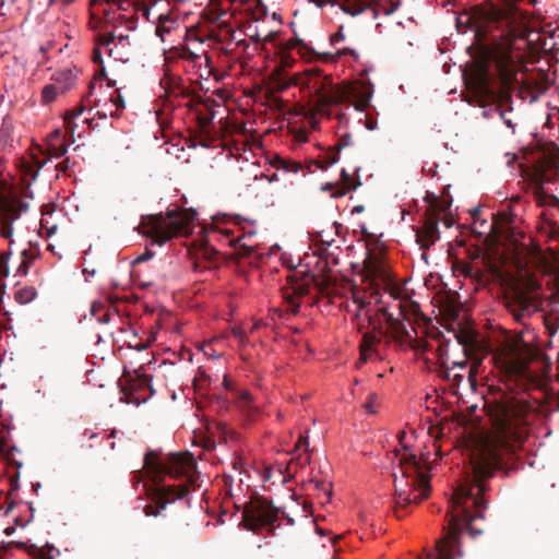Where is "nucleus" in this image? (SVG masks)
<instances>
[{
  "mask_svg": "<svg viewBox=\"0 0 559 559\" xmlns=\"http://www.w3.org/2000/svg\"><path fill=\"white\" fill-rule=\"evenodd\" d=\"M63 123H64L66 130H68L70 128V110L64 111Z\"/></svg>",
  "mask_w": 559,
  "mask_h": 559,
  "instance_id": "61",
  "label": "nucleus"
},
{
  "mask_svg": "<svg viewBox=\"0 0 559 559\" xmlns=\"http://www.w3.org/2000/svg\"><path fill=\"white\" fill-rule=\"evenodd\" d=\"M47 555L43 557V559H59L61 557V552L53 546L47 545Z\"/></svg>",
  "mask_w": 559,
  "mask_h": 559,
  "instance_id": "47",
  "label": "nucleus"
},
{
  "mask_svg": "<svg viewBox=\"0 0 559 559\" xmlns=\"http://www.w3.org/2000/svg\"><path fill=\"white\" fill-rule=\"evenodd\" d=\"M121 391L127 403L141 404L146 401L142 392L148 390L153 392L150 378L145 374L124 376L123 381L120 382Z\"/></svg>",
  "mask_w": 559,
  "mask_h": 559,
  "instance_id": "11",
  "label": "nucleus"
},
{
  "mask_svg": "<svg viewBox=\"0 0 559 559\" xmlns=\"http://www.w3.org/2000/svg\"><path fill=\"white\" fill-rule=\"evenodd\" d=\"M354 301L358 305V310L355 314V318L360 319L361 311L367 307L368 302L359 297H355Z\"/></svg>",
  "mask_w": 559,
  "mask_h": 559,
  "instance_id": "48",
  "label": "nucleus"
},
{
  "mask_svg": "<svg viewBox=\"0 0 559 559\" xmlns=\"http://www.w3.org/2000/svg\"><path fill=\"white\" fill-rule=\"evenodd\" d=\"M438 366H439V369H438L439 376L451 381V379H452L451 368L445 364V361L439 362Z\"/></svg>",
  "mask_w": 559,
  "mask_h": 559,
  "instance_id": "41",
  "label": "nucleus"
},
{
  "mask_svg": "<svg viewBox=\"0 0 559 559\" xmlns=\"http://www.w3.org/2000/svg\"><path fill=\"white\" fill-rule=\"evenodd\" d=\"M207 111L203 114L202 111L198 112V121L201 128H206L211 124L212 120L214 119V111H212L210 108H207Z\"/></svg>",
  "mask_w": 559,
  "mask_h": 559,
  "instance_id": "33",
  "label": "nucleus"
},
{
  "mask_svg": "<svg viewBox=\"0 0 559 559\" xmlns=\"http://www.w3.org/2000/svg\"><path fill=\"white\" fill-rule=\"evenodd\" d=\"M338 187L333 193L332 198H341L345 195L347 192L357 189L360 186L359 178L355 179L350 174H348L345 169L341 171V181L337 182Z\"/></svg>",
  "mask_w": 559,
  "mask_h": 559,
  "instance_id": "19",
  "label": "nucleus"
},
{
  "mask_svg": "<svg viewBox=\"0 0 559 559\" xmlns=\"http://www.w3.org/2000/svg\"><path fill=\"white\" fill-rule=\"evenodd\" d=\"M60 94V92L56 91V86H49L48 84L44 86L41 91L43 103L49 104L56 99V97Z\"/></svg>",
  "mask_w": 559,
  "mask_h": 559,
  "instance_id": "32",
  "label": "nucleus"
},
{
  "mask_svg": "<svg viewBox=\"0 0 559 559\" xmlns=\"http://www.w3.org/2000/svg\"><path fill=\"white\" fill-rule=\"evenodd\" d=\"M343 29H344V26L341 25L338 31L331 36L330 43H331L332 46H335L338 43L345 40V34H344Z\"/></svg>",
  "mask_w": 559,
  "mask_h": 559,
  "instance_id": "45",
  "label": "nucleus"
},
{
  "mask_svg": "<svg viewBox=\"0 0 559 559\" xmlns=\"http://www.w3.org/2000/svg\"><path fill=\"white\" fill-rule=\"evenodd\" d=\"M49 86H56V91L60 92V94H64L70 88V79L69 74L67 72L57 74L56 76H52L51 83L48 84Z\"/></svg>",
  "mask_w": 559,
  "mask_h": 559,
  "instance_id": "28",
  "label": "nucleus"
},
{
  "mask_svg": "<svg viewBox=\"0 0 559 559\" xmlns=\"http://www.w3.org/2000/svg\"><path fill=\"white\" fill-rule=\"evenodd\" d=\"M177 25V22L165 14H159L155 34L162 41H165V35L169 34Z\"/></svg>",
  "mask_w": 559,
  "mask_h": 559,
  "instance_id": "21",
  "label": "nucleus"
},
{
  "mask_svg": "<svg viewBox=\"0 0 559 559\" xmlns=\"http://www.w3.org/2000/svg\"><path fill=\"white\" fill-rule=\"evenodd\" d=\"M456 338L459 345L462 346L465 357L472 360V364L468 366L465 360L453 361V367H459L460 369L467 368V380L471 385H474L476 382L475 376L485 356L483 345L479 344L477 338L468 332L457 334Z\"/></svg>",
  "mask_w": 559,
  "mask_h": 559,
  "instance_id": "9",
  "label": "nucleus"
},
{
  "mask_svg": "<svg viewBox=\"0 0 559 559\" xmlns=\"http://www.w3.org/2000/svg\"><path fill=\"white\" fill-rule=\"evenodd\" d=\"M310 283L321 287V283L318 282L317 277L310 276L309 281L306 284L298 285L297 287H295V292L299 295H306L308 293V286Z\"/></svg>",
  "mask_w": 559,
  "mask_h": 559,
  "instance_id": "38",
  "label": "nucleus"
},
{
  "mask_svg": "<svg viewBox=\"0 0 559 559\" xmlns=\"http://www.w3.org/2000/svg\"><path fill=\"white\" fill-rule=\"evenodd\" d=\"M305 81H306V71L302 72V73H295L290 78L288 85L289 84L290 85H296V86L299 85V86L306 88ZM285 86H287V84Z\"/></svg>",
  "mask_w": 559,
  "mask_h": 559,
  "instance_id": "39",
  "label": "nucleus"
},
{
  "mask_svg": "<svg viewBox=\"0 0 559 559\" xmlns=\"http://www.w3.org/2000/svg\"><path fill=\"white\" fill-rule=\"evenodd\" d=\"M200 253H201V254H202V257H203L205 260H207L209 262H214V261H215L216 255L218 254V252H217L214 248H212V247H210V246H205V247L201 250V252H200Z\"/></svg>",
  "mask_w": 559,
  "mask_h": 559,
  "instance_id": "40",
  "label": "nucleus"
},
{
  "mask_svg": "<svg viewBox=\"0 0 559 559\" xmlns=\"http://www.w3.org/2000/svg\"><path fill=\"white\" fill-rule=\"evenodd\" d=\"M231 332H233V335H234L235 337H237L241 343H243V342H245V340H246V334H245V332H243V330H242V329H240V328H234Z\"/></svg>",
  "mask_w": 559,
  "mask_h": 559,
  "instance_id": "54",
  "label": "nucleus"
},
{
  "mask_svg": "<svg viewBox=\"0 0 559 559\" xmlns=\"http://www.w3.org/2000/svg\"><path fill=\"white\" fill-rule=\"evenodd\" d=\"M159 0H134L133 4L138 12L142 13L146 20H150V10L153 5H155Z\"/></svg>",
  "mask_w": 559,
  "mask_h": 559,
  "instance_id": "30",
  "label": "nucleus"
},
{
  "mask_svg": "<svg viewBox=\"0 0 559 559\" xmlns=\"http://www.w3.org/2000/svg\"><path fill=\"white\" fill-rule=\"evenodd\" d=\"M37 296V290L34 286L25 285L15 290V300L21 305H26L33 301Z\"/></svg>",
  "mask_w": 559,
  "mask_h": 559,
  "instance_id": "23",
  "label": "nucleus"
},
{
  "mask_svg": "<svg viewBox=\"0 0 559 559\" xmlns=\"http://www.w3.org/2000/svg\"><path fill=\"white\" fill-rule=\"evenodd\" d=\"M368 325L372 326L373 332L388 338V342H395L401 347H411L417 350L427 352L431 345L427 342L413 340L403 321L389 312L386 307H380L374 316L366 312Z\"/></svg>",
  "mask_w": 559,
  "mask_h": 559,
  "instance_id": "7",
  "label": "nucleus"
},
{
  "mask_svg": "<svg viewBox=\"0 0 559 559\" xmlns=\"http://www.w3.org/2000/svg\"><path fill=\"white\" fill-rule=\"evenodd\" d=\"M47 250L50 251L56 257H58V259L62 258V254L59 251H57V247L55 243H48Z\"/></svg>",
  "mask_w": 559,
  "mask_h": 559,
  "instance_id": "60",
  "label": "nucleus"
},
{
  "mask_svg": "<svg viewBox=\"0 0 559 559\" xmlns=\"http://www.w3.org/2000/svg\"><path fill=\"white\" fill-rule=\"evenodd\" d=\"M532 354L528 353L527 354V357H518V360L513 362V370L515 373H518L520 377L522 378H527V379H531L533 380V376L530 373V370H528V362L532 358Z\"/></svg>",
  "mask_w": 559,
  "mask_h": 559,
  "instance_id": "27",
  "label": "nucleus"
},
{
  "mask_svg": "<svg viewBox=\"0 0 559 559\" xmlns=\"http://www.w3.org/2000/svg\"><path fill=\"white\" fill-rule=\"evenodd\" d=\"M380 337L373 332H365L359 345L360 358L359 360L366 362L373 353H376V345L380 343Z\"/></svg>",
  "mask_w": 559,
  "mask_h": 559,
  "instance_id": "17",
  "label": "nucleus"
},
{
  "mask_svg": "<svg viewBox=\"0 0 559 559\" xmlns=\"http://www.w3.org/2000/svg\"><path fill=\"white\" fill-rule=\"evenodd\" d=\"M178 58L190 61L194 64L201 66V61L204 60L205 64L209 66L211 62V57L207 55H197L191 51L189 48H182L177 52Z\"/></svg>",
  "mask_w": 559,
  "mask_h": 559,
  "instance_id": "26",
  "label": "nucleus"
},
{
  "mask_svg": "<svg viewBox=\"0 0 559 559\" xmlns=\"http://www.w3.org/2000/svg\"><path fill=\"white\" fill-rule=\"evenodd\" d=\"M9 258L10 253L2 252L0 253V275L5 277L9 275Z\"/></svg>",
  "mask_w": 559,
  "mask_h": 559,
  "instance_id": "37",
  "label": "nucleus"
},
{
  "mask_svg": "<svg viewBox=\"0 0 559 559\" xmlns=\"http://www.w3.org/2000/svg\"><path fill=\"white\" fill-rule=\"evenodd\" d=\"M308 445H309V439L307 436H300L296 445H295V451L300 449V448H305L306 451H308Z\"/></svg>",
  "mask_w": 559,
  "mask_h": 559,
  "instance_id": "50",
  "label": "nucleus"
},
{
  "mask_svg": "<svg viewBox=\"0 0 559 559\" xmlns=\"http://www.w3.org/2000/svg\"><path fill=\"white\" fill-rule=\"evenodd\" d=\"M306 88L316 97L313 110L321 115H330V108L343 103H350L356 96L354 88L334 84L330 75H323L319 68L306 70Z\"/></svg>",
  "mask_w": 559,
  "mask_h": 559,
  "instance_id": "6",
  "label": "nucleus"
},
{
  "mask_svg": "<svg viewBox=\"0 0 559 559\" xmlns=\"http://www.w3.org/2000/svg\"><path fill=\"white\" fill-rule=\"evenodd\" d=\"M439 211L430 206L426 212V221L423 227L416 230V242L421 249L428 250L440 238L438 228Z\"/></svg>",
  "mask_w": 559,
  "mask_h": 559,
  "instance_id": "12",
  "label": "nucleus"
},
{
  "mask_svg": "<svg viewBox=\"0 0 559 559\" xmlns=\"http://www.w3.org/2000/svg\"><path fill=\"white\" fill-rule=\"evenodd\" d=\"M506 306L514 320L523 325H526L525 319L538 309L535 298L521 289H516L510 296H507Z\"/></svg>",
  "mask_w": 559,
  "mask_h": 559,
  "instance_id": "10",
  "label": "nucleus"
},
{
  "mask_svg": "<svg viewBox=\"0 0 559 559\" xmlns=\"http://www.w3.org/2000/svg\"><path fill=\"white\" fill-rule=\"evenodd\" d=\"M448 347H449V342L441 343L438 345V347L436 349V356L438 358V364L441 361H444V356L448 355Z\"/></svg>",
  "mask_w": 559,
  "mask_h": 559,
  "instance_id": "42",
  "label": "nucleus"
},
{
  "mask_svg": "<svg viewBox=\"0 0 559 559\" xmlns=\"http://www.w3.org/2000/svg\"><path fill=\"white\" fill-rule=\"evenodd\" d=\"M311 2H313L318 7H324L326 4H336V1L337 0H310Z\"/></svg>",
  "mask_w": 559,
  "mask_h": 559,
  "instance_id": "58",
  "label": "nucleus"
},
{
  "mask_svg": "<svg viewBox=\"0 0 559 559\" xmlns=\"http://www.w3.org/2000/svg\"><path fill=\"white\" fill-rule=\"evenodd\" d=\"M15 447H10L5 437L0 438V453L11 459L12 452L15 451Z\"/></svg>",
  "mask_w": 559,
  "mask_h": 559,
  "instance_id": "36",
  "label": "nucleus"
},
{
  "mask_svg": "<svg viewBox=\"0 0 559 559\" xmlns=\"http://www.w3.org/2000/svg\"><path fill=\"white\" fill-rule=\"evenodd\" d=\"M296 464L304 467L310 463V455L309 454H299L296 459Z\"/></svg>",
  "mask_w": 559,
  "mask_h": 559,
  "instance_id": "51",
  "label": "nucleus"
},
{
  "mask_svg": "<svg viewBox=\"0 0 559 559\" xmlns=\"http://www.w3.org/2000/svg\"><path fill=\"white\" fill-rule=\"evenodd\" d=\"M43 166H44V163H41L37 159H34V157H32V162H24L23 170H22L23 181L27 186H29L32 183V181H34L36 179V177Z\"/></svg>",
  "mask_w": 559,
  "mask_h": 559,
  "instance_id": "20",
  "label": "nucleus"
},
{
  "mask_svg": "<svg viewBox=\"0 0 559 559\" xmlns=\"http://www.w3.org/2000/svg\"><path fill=\"white\" fill-rule=\"evenodd\" d=\"M295 45H298V53L301 58L307 59L309 61L312 60H322V61H336L343 56H352L354 60H358L359 55L356 50L352 48H343L336 50L335 53L331 52H318L308 44H306L302 39L295 37Z\"/></svg>",
  "mask_w": 559,
  "mask_h": 559,
  "instance_id": "14",
  "label": "nucleus"
},
{
  "mask_svg": "<svg viewBox=\"0 0 559 559\" xmlns=\"http://www.w3.org/2000/svg\"><path fill=\"white\" fill-rule=\"evenodd\" d=\"M197 462L190 453H170L160 459L155 451H148L143 461L145 475L150 483H144L151 503L144 507L146 516H159L167 504L182 499L190 487L198 486L200 476L195 472Z\"/></svg>",
  "mask_w": 559,
  "mask_h": 559,
  "instance_id": "3",
  "label": "nucleus"
},
{
  "mask_svg": "<svg viewBox=\"0 0 559 559\" xmlns=\"http://www.w3.org/2000/svg\"><path fill=\"white\" fill-rule=\"evenodd\" d=\"M376 401H377V394L376 393H370L368 395V400L364 404V407L366 408V411L368 413H370V414H374L376 413V408H374Z\"/></svg>",
  "mask_w": 559,
  "mask_h": 559,
  "instance_id": "43",
  "label": "nucleus"
},
{
  "mask_svg": "<svg viewBox=\"0 0 559 559\" xmlns=\"http://www.w3.org/2000/svg\"><path fill=\"white\" fill-rule=\"evenodd\" d=\"M399 457V469L401 476L394 473L395 507L394 513L397 519L406 515L405 509L411 504H418L428 498L430 492L429 477L423 472L421 462L413 453L401 454L395 450Z\"/></svg>",
  "mask_w": 559,
  "mask_h": 559,
  "instance_id": "4",
  "label": "nucleus"
},
{
  "mask_svg": "<svg viewBox=\"0 0 559 559\" xmlns=\"http://www.w3.org/2000/svg\"><path fill=\"white\" fill-rule=\"evenodd\" d=\"M153 254H154V253H153L151 250L146 249V250H145V252H144L143 254L139 255V257L134 260V262H133V263L138 264V263L145 262V261H147V260L152 259Z\"/></svg>",
  "mask_w": 559,
  "mask_h": 559,
  "instance_id": "52",
  "label": "nucleus"
},
{
  "mask_svg": "<svg viewBox=\"0 0 559 559\" xmlns=\"http://www.w3.org/2000/svg\"><path fill=\"white\" fill-rule=\"evenodd\" d=\"M485 407L493 436L481 440L471 452V473L466 484L455 491L450 501L447 534L436 545L437 559L462 556L460 534L464 528L473 537L484 533V526L477 522L484 520V511L488 507L485 499L490 490L488 480L498 469L509 474L507 461L515 453L516 444L527 437L535 409L525 393L512 391L500 392L492 401L486 402Z\"/></svg>",
  "mask_w": 559,
  "mask_h": 559,
  "instance_id": "1",
  "label": "nucleus"
},
{
  "mask_svg": "<svg viewBox=\"0 0 559 559\" xmlns=\"http://www.w3.org/2000/svg\"><path fill=\"white\" fill-rule=\"evenodd\" d=\"M277 167L292 173H297L300 169L299 164L283 158L277 159Z\"/></svg>",
  "mask_w": 559,
  "mask_h": 559,
  "instance_id": "35",
  "label": "nucleus"
},
{
  "mask_svg": "<svg viewBox=\"0 0 559 559\" xmlns=\"http://www.w3.org/2000/svg\"><path fill=\"white\" fill-rule=\"evenodd\" d=\"M66 135L67 132H63L61 129H55L48 134L46 146L49 157L59 158L67 153L68 146Z\"/></svg>",
  "mask_w": 559,
  "mask_h": 559,
  "instance_id": "16",
  "label": "nucleus"
},
{
  "mask_svg": "<svg viewBox=\"0 0 559 559\" xmlns=\"http://www.w3.org/2000/svg\"><path fill=\"white\" fill-rule=\"evenodd\" d=\"M115 40V35L109 33L99 37L98 43L102 46H109Z\"/></svg>",
  "mask_w": 559,
  "mask_h": 559,
  "instance_id": "49",
  "label": "nucleus"
},
{
  "mask_svg": "<svg viewBox=\"0 0 559 559\" xmlns=\"http://www.w3.org/2000/svg\"><path fill=\"white\" fill-rule=\"evenodd\" d=\"M460 32L474 31V62L464 73L466 87L481 104L495 102L498 83L510 92L518 83L523 57L514 53L516 40L526 36L521 12L511 0L500 5H476L456 19Z\"/></svg>",
  "mask_w": 559,
  "mask_h": 559,
  "instance_id": "2",
  "label": "nucleus"
},
{
  "mask_svg": "<svg viewBox=\"0 0 559 559\" xmlns=\"http://www.w3.org/2000/svg\"><path fill=\"white\" fill-rule=\"evenodd\" d=\"M132 483L133 485H139L140 483H142L143 480V474L141 471H138V472H133V475H132Z\"/></svg>",
  "mask_w": 559,
  "mask_h": 559,
  "instance_id": "57",
  "label": "nucleus"
},
{
  "mask_svg": "<svg viewBox=\"0 0 559 559\" xmlns=\"http://www.w3.org/2000/svg\"><path fill=\"white\" fill-rule=\"evenodd\" d=\"M278 514L280 509L275 508L267 499L258 496L245 506L242 523L247 530L252 532L269 527V532L273 533Z\"/></svg>",
  "mask_w": 559,
  "mask_h": 559,
  "instance_id": "8",
  "label": "nucleus"
},
{
  "mask_svg": "<svg viewBox=\"0 0 559 559\" xmlns=\"http://www.w3.org/2000/svg\"><path fill=\"white\" fill-rule=\"evenodd\" d=\"M471 215L474 219V222H478L479 221V215H480V209L479 207H475L472 212H471Z\"/></svg>",
  "mask_w": 559,
  "mask_h": 559,
  "instance_id": "63",
  "label": "nucleus"
},
{
  "mask_svg": "<svg viewBox=\"0 0 559 559\" xmlns=\"http://www.w3.org/2000/svg\"><path fill=\"white\" fill-rule=\"evenodd\" d=\"M295 63V59L289 55V53H282L281 56V67L283 69H288V68H293Z\"/></svg>",
  "mask_w": 559,
  "mask_h": 559,
  "instance_id": "46",
  "label": "nucleus"
},
{
  "mask_svg": "<svg viewBox=\"0 0 559 559\" xmlns=\"http://www.w3.org/2000/svg\"><path fill=\"white\" fill-rule=\"evenodd\" d=\"M111 100L114 102L117 109L124 108V100L120 93L117 92V95L115 97H111Z\"/></svg>",
  "mask_w": 559,
  "mask_h": 559,
  "instance_id": "53",
  "label": "nucleus"
},
{
  "mask_svg": "<svg viewBox=\"0 0 559 559\" xmlns=\"http://www.w3.org/2000/svg\"><path fill=\"white\" fill-rule=\"evenodd\" d=\"M38 252L37 250H26L24 249L22 251V261L16 270L17 274L26 275L28 273V270L33 263V261L36 259Z\"/></svg>",
  "mask_w": 559,
  "mask_h": 559,
  "instance_id": "25",
  "label": "nucleus"
},
{
  "mask_svg": "<svg viewBox=\"0 0 559 559\" xmlns=\"http://www.w3.org/2000/svg\"><path fill=\"white\" fill-rule=\"evenodd\" d=\"M352 144H353V140H352V135L349 133H345L344 135H342L338 139L337 143L334 145L333 153L329 154L328 164L333 165V164L337 163V160H338L337 154L343 148H345Z\"/></svg>",
  "mask_w": 559,
  "mask_h": 559,
  "instance_id": "24",
  "label": "nucleus"
},
{
  "mask_svg": "<svg viewBox=\"0 0 559 559\" xmlns=\"http://www.w3.org/2000/svg\"><path fill=\"white\" fill-rule=\"evenodd\" d=\"M371 96H372V92L369 88H366L361 93V95H359L357 102L355 103V108L360 111L365 110L370 103Z\"/></svg>",
  "mask_w": 559,
  "mask_h": 559,
  "instance_id": "31",
  "label": "nucleus"
},
{
  "mask_svg": "<svg viewBox=\"0 0 559 559\" xmlns=\"http://www.w3.org/2000/svg\"><path fill=\"white\" fill-rule=\"evenodd\" d=\"M524 86L527 91L537 95L545 94L549 88L548 73L543 69H538L536 78L524 83Z\"/></svg>",
  "mask_w": 559,
  "mask_h": 559,
  "instance_id": "18",
  "label": "nucleus"
},
{
  "mask_svg": "<svg viewBox=\"0 0 559 559\" xmlns=\"http://www.w3.org/2000/svg\"><path fill=\"white\" fill-rule=\"evenodd\" d=\"M107 5H115L119 10L127 11L131 4L129 0H105Z\"/></svg>",
  "mask_w": 559,
  "mask_h": 559,
  "instance_id": "44",
  "label": "nucleus"
},
{
  "mask_svg": "<svg viewBox=\"0 0 559 559\" xmlns=\"http://www.w3.org/2000/svg\"><path fill=\"white\" fill-rule=\"evenodd\" d=\"M194 218V211L167 210L165 214L143 216L140 228L141 233L151 239V245L163 246L178 235L190 234Z\"/></svg>",
  "mask_w": 559,
  "mask_h": 559,
  "instance_id": "5",
  "label": "nucleus"
},
{
  "mask_svg": "<svg viewBox=\"0 0 559 559\" xmlns=\"http://www.w3.org/2000/svg\"><path fill=\"white\" fill-rule=\"evenodd\" d=\"M336 4L347 14L356 16L371 8L376 13L382 9L379 0H337Z\"/></svg>",
  "mask_w": 559,
  "mask_h": 559,
  "instance_id": "15",
  "label": "nucleus"
},
{
  "mask_svg": "<svg viewBox=\"0 0 559 559\" xmlns=\"http://www.w3.org/2000/svg\"><path fill=\"white\" fill-rule=\"evenodd\" d=\"M365 211V206L362 204H358L353 207L352 214H360Z\"/></svg>",
  "mask_w": 559,
  "mask_h": 559,
  "instance_id": "64",
  "label": "nucleus"
},
{
  "mask_svg": "<svg viewBox=\"0 0 559 559\" xmlns=\"http://www.w3.org/2000/svg\"><path fill=\"white\" fill-rule=\"evenodd\" d=\"M544 325L550 337L559 331V314L548 313L544 317Z\"/></svg>",
  "mask_w": 559,
  "mask_h": 559,
  "instance_id": "29",
  "label": "nucleus"
},
{
  "mask_svg": "<svg viewBox=\"0 0 559 559\" xmlns=\"http://www.w3.org/2000/svg\"><path fill=\"white\" fill-rule=\"evenodd\" d=\"M337 188H340V187H338V183H331V182H326V183H324V185L321 187V189H322L323 191H329V192H331V194H332V193H333Z\"/></svg>",
  "mask_w": 559,
  "mask_h": 559,
  "instance_id": "56",
  "label": "nucleus"
},
{
  "mask_svg": "<svg viewBox=\"0 0 559 559\" xmlns=\"http://www.w3.org/2000/svg\"><path fill=\"white\" fill-rule=\"evenodd\" d=\"M534 174L540 193L544 191V185L550 183L558 176L559 159L545 153L538 154L534 162Z\"/></svg>",
  "mask_w": 559,
  "mask_h": 559,
  "instance_id": "13",
  "label": "nucleus"
},
{
  "mask_svg": "<svg viewBox=\"0 0 559 559\" xmlns=\"http://www.w3.org/2000/svg\"><path fill=\"white\" fill-rule=\"evenodd\" d=\"M93 61L95 63L103 64L102 52H100V49L98 47H95L94 50H93Z\"/></svg>",
  "mask_w": 559,
  "mask_h": 559,
  "instance_id": "55",
  "label": "nucleus"
},
{
  "mask_svg": "<svg viewBox=\"0 0 559 559\" xmlns=\"http://www.w3.org/2000/svg\"><path fill=\"white\" fill-rule=\"evenodd\" d=\"M252 402V396L248 391H242L238 394L237 405L239 408L250 407Z\"/></svg>",
  "mask_w": 559,
  "mask_h": 559,
  "instance_id": "34",
  "label": "nucleus"
},
{
  "mask_svg": "<svg viewBox=\"0 0 559 559\" xmlns=\"http://www.w3.org/2000/svg\"><path fill=\"white\" fill-rule=\"evenodd\" d=\"M464 380V374L453 373L451 381H453L455 384H460Z\"/></svg>",
  "mask_w": 559,
  "mask_h": 559,
  "instance_id": "62",
  "label": "nucleus"
},
{
  "mask_svg": "<svg viewBox=\"0 0 559 559\" xmlns=\"http://www.w3.org/2000/svg\"><path fill=\"white\" fill-rule=\"evenodd\" d=\"M69 168V158H66L64 160H62L61 163H59L57 166H56V169L59 170V171H62V173H66Z\"/></svg>",
  "mask_w": 559,
  "mask_h": 559,
  "instance_id": "59",
  "label": "nucleus"
},
{
  "mask_svg": "<svg viewBox=\"0 0 559 559\" xmlns=\"http://www.w3.org/2000/svg\"><path fill=\"white\" fill-rule=\"evenodd\" d=\"M55 214H60V211L52 209L51 211L43 212V216L40 219V226L46 230L48 237L55 235L58 229V224L55 221Z\"/></svg>",
  "mask_w": 559,
  "mask_h": 559,
  "instance_id": "22",
  "label": "nucleus"
}]
</instances>
